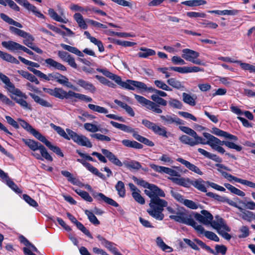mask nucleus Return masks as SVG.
<instances>
[{
	"label": "nucleus",
	"instance_id": "obj_1",
	"mask_svg": "<svg viewBox=\"0 0 255 255\" xmlns=\"http://www.w3.org/2000/svg\"><path fill=\"white\" fill-rule=\"evenodd\" d=\"M132 179L137 184L147 189L144 190V193L150 199L149 208L147 210L148 214L156 220H163L164 218L163 213L164 208L168 205L166 200L160 198L165 197L164 191L157 186L148 183L142 179L135 177H133Z\"/></svg>",
	"mask_w": 255,
	"mask_h": 255
},
{
	"label": "nucleus",
	"instance_id": "obj_2",
	"mask_svg": "<svg viewBox=\"0 0 255 255\" xmlns=\"http://www.w3.org/2000/svg\"><path fill=\"white\" fill-rule=\"evenodd\" d=\"M203 134L207 140L205 141V140L202 138L201 144H208L213 149L220 153L223 154L225 152V150L221 146L224 145V141H221L209 133L204 132Z\"/></svg>",
	"mask_w": 255,
	"mask_h": 255
},
{
	"label": "nucleus",
	"instance_id": "obj_3",
	"mask_svg": "<svg viewBox=\"0 0 255 255\" xmlns=\"http://www.w3.org/2000/svg\"><path fill=\"white\" fill-rule=\"evenodd\" d=\"M169 218L175 222L191 226L194 229L197 224L191 215L187 214L184 211L180 210L177 211L175 215H170Z\"/></svg>",
	"mask_w": 255,
	"mask_h": 255
},
{
	"label": "nucleus",
	"instance_id": "obj_4",
	"mask_svg": "<svg viewBox=\"0 0 255 255\" xmlns=\"http://www.w3.org/2000/svg\"><path fill=\"white\" fill-rule=\"evenodd\" d=\"M201 214L194 213V217L200 223L205 226L210 225L213 228V223L217 222L219 218H222L219 216H215V220H213V216L208 211L203 210L201 211Z\"/></svg>",
	"mask_w": 255,
	"mask_h": 255
},
{
	"label": "nucleus",
	"instance_id": "obj_5",
	"mask_svg": "<svg viewBox=\"0 0 255 255\" xmlns=\"http://www.w3.org/2000/svg\"><path fill=\"white\" fill-rule=\"evenodd\" d=\"M213 228L217 231L218 233L225 239L229 241L232 236L226 232H230L231 228L226 224L223 218H219L217 222L213 223Z\"/></svg>",
	"mask_w": 255,
	"mask_h": 255
},
{
	"label": "nucleus",
	"instance_id": "obj_6",
	"mask_svg": "<svg viewBox=\"0 0 255 255\" xmlns=\"http://www.w3.org/2000/svg\"><path fill=\"white\" fill-rule=\"evenodd\" d=\"M0 79L5 85V88L9 92L19 97H23L24 99L27 98V96L25 93H22L19 89L16 88L13 84L10 82L9 78L1 72H0Z\"/></svg>",
	"mask_w": 255,
	"mask_h": 255
},
{
	"label": "nucleus",
	"instance_id": "obj_7",
	"mask_svg": "<svg viewBox=\"0 0 255 255\" xmlns=\"http://www.w3.org/2000/svg\"><path fill=\"white\" fill-rule=\"evenodd\" d=\"M66 132L75 142L81 146H84L89 148L92 147V144L90 140L85 135H79L74 131L69 129H66Z\"/></svg>",
	"mask_w": 255,
	"mask_h": 255
},
{
	"label": "nucleus",
	"instance_id": "obj_8",
	"mask_svg": "<svg viewBox=\"0 0 255 255\" xmlns=\"http://www.w3.org/2000/svg\"><path fill=\"white\" fill-rule=\"evenodd\" d=\"M182 52V57L186 60L197 65H203L202 61L200 59H197L199 56L198 52L188 48L183 49Z\"/></svg>",
	"mask_w": 255,
	"mask_h": 255
},
{
	"label": "nucleus",
	"instance_id": "obj_9",
	"mask_svg": "<svg viewBox=\"0 0 255 255\" xmlns=\"http://www.w3.org/2000/svg\"><path fill=\"white\" fill-rule=\"evenodd\" d=\"M197 244L199 245L203 249L205 250L207 252L214 255H218V254H221L222 255H225L226 254L227 248L224 245H217L215 246L216 252L212 249L209 246L206 245L204 242L200 240H195Z\"/></svg>",
	"mask_w": 255,
	"mask_h": 255
},
{
	"label": "nucleus",
	"instance_id": "obj_10",
	"mask_svg": "<svg viewBox=\"0 0 255 255\" xmlns=\"http://www.w3.org/2000/svg\"><path fill=\"white\" fill-rule=\"evenodd\" d=\"M116 83L123 88L130 90H134L135 88L139 89V88H143L144 86L141 82L132 80H127L125 82H123L121 77L119 81Z\"/></svg>",
	"mask_w": 255,
	"mask_h": 255
},
{
	"label": "nucleus",
	"instance_id": "obj_11",
	"mask_svg": "<svg viewBox=\"0 0 255 255\" xmlns=\"http://www.w3.org/2000/svg\"><path fill=\"white\" fill-rule=\"evenodd\" d=\"M150 167L155 171L160 173H166L172 176H180L179 173L170 168L157 165L154 164H150Z\"/></svg>",
	"mask_w": 255,
	"mask_h": 255
},
{
	"label": "nucleus",
	"instance_id": "obj_12",
	"mask_svg": "<svg viewBox=\"0 0 255 255\" xmlns=\"http://www.w3.org/2000/svg\"><path fill=\"white\" fill-rule=\"evenodd\" d=\"M193 137H194V139L186 135H182L179 137V140L182 143L189 145L191 146L201 144L202 137L198 136V135Z\"/></svg>",
	"mask_w": 255,
	"mask_h": 255
},
{
	"label": "nucleus",
	"instance_id": "obj_13",
	"mask_svg": "<svg viewBox=\"0 0 255 255\" xmlns=\"http://www.w3.org/2000/svg\"><path fill=\"white\" fill-rule=\"evenodd\" d=\"M160 118L164 125H183V121L175 115H161Z\"/></svg>",
	"mask_w": 255,
	"mask_h": 255
},
{
	"label": "nucleus",
	"instance_id": "obj_14",
	"mask_svg": "<svg viewBox=\"0 0 255 255\" xmlns=\"http://www.w3.org/2000/svg\"><path fill=\"white\" fill-rule=\"evenodd\" d=\"M194 229L198 234L204 235L207 239L215 242H219V237L214 233L205 231L202 225L197 224Z\"/></svg>",
	"mask_w": 255,
	"mask_h": 255
},
{
	"label": "nucleus",
	"instance_id": "obj_15",
	"mask_svg": "<svg viewBox=\"0 0 255 255\" xmlns=\"http://www.w3.org/2000/svg\"><path fill=\"white\" fill-rule=\"evenodd\" d=\"M94 198L99 201H103L106 203L115 207H119V205L112 198L106 196L102 193H96L93 195Z\"/></svg>",
	"mask_w": 255,
	"mask_h": 255
},
{
	"label": "nucleus",
	"instance_id": "obj_16",
	"mask_svg": "<svg viewBox=\"0 0 255 255\" xmlns=\"http://www.w3.org/2000/svg\"><path fill=\"white\" fill-rule=\"evenodd\" d=\"M1 45L3 47L13 52H17L18 50H21L23 46L22 45H20L16 42L11 40L3 41L1 42Z\"/></svg>",
	"mask_w": 255,
	"mask_h": 255
},
{
	"label": "nucleus",
	"instance_id": "obj_17",
	"mask_svg": "<svg viewBox=\"0 0 255 255\" xmlns=\"http://www.w3.org/2000/svg\"><path fill=\"white\" fill-rule=\"evenodd\" d=\"M101 151L102 153L105 155L114 164L120 167L123 165L122 162L110 151L106 149L103 148L102 149Z\"/></svg>",
	"mask_w": 255,
	"mask_h": 255
},
{
	"label": "nucleus",
	"instance_id": "obj_18",
	"mask_svg": "<svg viewBox=\"0 0 255 255\" xmlns=\"http://www.w3.org/2000/svg\"><path fill=\"white\" fill-rule=\"evenodd\" d=\"M45 63L47 64V67L49 68H53L55 69L63 71L67 70V68L64 65L56 61L52 58H47L45 59Z\"/></svg>",
	"mask_w": 255,
	"mask_h": 255
},
{
	"label": "nucleus",
	"instance_id": "obj_19",
	"mask_svg": "<svg viewBox=\"0 0 255 255\" xmlns=\"http://www.w3.org/2000/svg\"><path fill=\"white\" fill-rule=\"evenodd\" d=\"M177 161L180 162L182 164L184 165L186 167L189 169L190 170L199 174L200 175H203V172L200 170V169L196 166L195 165L191 163L190 162L182 158H178L177 159Z\"/></svg>",
	"mask_w": 255,
	"mask_h": 255
},
{
	"label": "nucleus",
	"instance_id": "obj_20",
	"mask_svg": "<svg viewBox=\"0 0 255 255\" xmlns=\"http://www.w3.org/2000/svg\"><path fill=\"white\" fill-rule=\"evenodd\" d=\"M84 128L86 130L91 132L95 133L97 131H101L102 133H107L109 132L108 129L106 128L101 129L100 126L91 123L84 124Z\"/></svg>",
	"mask_w": 255,
	"mask_h": 255
},
{
	"label": "nucleus",
	"instance_id": "obj_21",
	"mask_svg": "<svg viewBox=\"0 0 255 255\" xmlns=\"http://www.w3.org/2000/svg\"><path fill=\"white\" fill-rule=\"evenodd\" d=\"M29 95L33 99L35 102L39 104L42 107L47 108H52L53 107L52 103L40 98L38 95L31 93H29Z\"/></svg>",
	"mask_w": 255,
	"mask_h": 255
},
{
	"label": "nucleus",
	"instance_id": "obj_22",
	"mask_svg": "<svg viewBox=\"0 0 255 255\" xmlns=\"http://www.w3.org/2000/svg\"><path fill=\"white\" fill-rule=\"evenodd\" d=\"M169 179L173 183L184 187H189L191 186V180L188 178L171 177Z\"/></svg>",
	"mask_w": 255,
	"mask_h": 255
},
{
	"label": "nucleus",
	"instance_id": "obj_23",
	"mask_svg": "<svg viewBox=\"0 0 255 255\" xmlns=\"http://www.w3.org/2000/svg\"><path fill=\"white\" fill-rule=\"evenodd\" d=\"M198 151L201 154L204 155L205 157L214 160L215 162L221 163L222 162V159L221 157L217 155L216 154L211 153L204 149L199 148Z\"/></svg>",
	"mask_w": 255,
	"mask_h": 255
},
{
	"label": "nucleus",
	"instance_id": "obj_24",
	"mask_svg": "<svg viewBox=\"0 0 255 255\" xmlns=\"http://www.w3.org/2000/svg\"><path fill=\"white\" fill-rule=\"evenodd\" d=\"M110 124L115 128H119L128 133H136L133 128L124 124H120L114 121H111Z\"/></svg>",
	"mask_w": 255,
	"mask_h": 255
},
{
	"label": "nucleus",
	"instance_id": "obj_25",
	"mask_svg": "<svg viewBox=\"0 0 255 255\" xmlns=\"http://www.w3.org/2000/svg\"><path fill=\"white\" fill-rule=\"evenodd\" d=\"M76 83L80 86L92 93H94L96 90V88L92 84L83 79H79Z\"/></svg>",
	"mask_w": 255,
	"mask_h": 255
},
{
	"label": "nucleus",
	"instance_id": "obj_26",
	"mask_svg": "<svg viewBox=\"0 0 255 255\" xmlns=\"http://www.w3.org/2000/svg\"><path fill=\"white\" fill-rule=\"evenodd\" d=\"M73 17L79 27L83 29H86L87 28L88 25L86 24V20H85L84 19L81 13H76L74 14Z\"/></svg>",
	"mask_w": 255,
	"mask_h": 255
},
{
	"label": "nucleus",
	"instance_id": "obj_27",
	"mask_svg": "<svg viewBox=\"0 0 255 255\" xmlns=\"http://www.w3.org/2000/svg\"><path fill=\"white\" fill-rule=\"evenodd\" d=\"M0 58L2 60L12 63L18 64L19 61L11 55L0 50Z\"/></svg>",
	"mask_w": 255,
	"mask_h": 255
},
{
	"label": "nucleus",
	"instance_id": "obj_28",
	"mask_svg": "<svg viewBox=\"0 0 255 255\" xmlns=\"http://www.w3.org/2000/svg\"><path fill=\"white\" fill-rule=\"evenodd\" d=\"M122 144L127 147L133 148L135 149H141L143 148V145L134 140H130L129 139H123L122 141Z\"/></svg>",
	"mask_w": 255,
	"mask_h": 255
},
{
	"label": "nucleus",
	"instance_id": "obj_29",
	"mask_svg": "<svg viewBox=\"0 0 255 255\" xmlns=\"http://www.w3.org/2000/svg\"><path fill=\"white\" fill-rule=\"evenodd\" d=\"M22 140L24 143L29 147V148L33 151L39 150L42 146L41 143L32 139H23Z\"/></svg>",
	"mask_w": 255,
	"mask_h": 255
},
{
	"label": "nucleus",
	"instance_id": "obj_30",
	"mask_svg": "<svg viewBox=\"0 0 255 255\" xmlns=\"http://www.w3.org/2000/svg\"><path fill=\"white\" fill-rule=\"evenodd\" d=\"M204 183L205 181L200 178L195 180H191V185H193L194 187L202 192H206L207 189L204 185Z\"/></svg>",
	"mask_w": 255,
	"mask_h": 255
},
{
	"label": "nucleus",
	"instance_id": "obj_31",
	"mask_svg": "<svg viewBox=\"0 0 255 255\" xmlns=\"http://www.w3.org/2000/svg\"><path fill=\"white\" fill-rule=\"evenodd\" d=\"M167 82L173 88L180 90H183L185 88L184 86L182 84V83L175 78H169L167 80Z\"/></svg>",
	"mask_w": 255,
	"mask_h": 255
},
{
	"label": "nucleus",
	"instance_id": "obj_32",
	"mask_svg": "<svg viewBox=\"0 0 255 255\" xmlns=\"http://www.w3.org/2000/svg\"><path fill=\"white\" fill-rule=\"evenodd\" d=\"M48 14L52 19L57 21L64 23H66L68 22V20L66 18H63L61 16L58 15L52 8L48 9Z\"/></svg>",
	"mask_w": 255,
	"mask_h": 255
},
{
	"label": "nucleus",
	"instance_id": "obj_33",
	"mask_svg": "<svg viewBox=\"0 0 255 255\" xmlns=\"http://www.w3.org/2000/svg\"><path fill=\"white\" fill-rule=\"evenodd\" d=\"M97 70L98 72L102 73L105 76L110 78L112 80H114L116 82L119 81L120 79V76L111 73L106 69L97 68Z\"/></svg>",
	"mask_w": 255,
	"mask_h": 255
},
{
	"label": "nucleus",
	"instance_id": "obj_34",
	"mask_svg": "<svg viewBox=\"0 0 255 255\" xmlns=\"http://www.w3.org/2000/svg\"><path fill=\"white\" fill-rule=\"evenodd\" d=\"M0 18L5 22L8 23L9 24L14 25L19 28H22V25L15 20H14L11 18L9 17L8 16L6 15L4 13H1L0 14Z\"/></svg>",
	"mask_w": 255,
	"mask_h": 255
},
{
	"label": "nucleus",
	"instance_id": "obj_35",
	"mask_svg": "<svg viewBox=\"0 0 255 255\" xmlns=\"http://www.w3.org/2000/svg\"><path fill=\"white\" fill-rule=\"evenodd\" d=\"M206 3L207 1L204 0H190L181 2V4L190 7L197 6Z\"/></svg>",
	"mask_w": 255,
	"mask_h": 255
},
{
	"label": "nucleus",
	"instance_id": "obj_36",
	"mask_svg": "<svg viewBox=\"0 0 255 255\" xmlns=\"http://www.w3.org/2000/svg\"><path fill=\"white\" fill-rule=\"evenodd\" d=\"M183 101V102L190 106H194L196 105L195 100L196 97L195 96H192L190 94L186 93L182 94Z\"/></svg>",
	"mask_w": 255,
	"mask_h": 255
},
{
	"label": "nucleus",
	"instance_id": "obj_37",
	"mask_svg": "<svg viewBox=\"0 0 255 255\" xmlns=\"http://www.w3.org/2000/svg\"><path fill=\"white\" fill-rule=\"evenodd\" d=\"M60 46L64 50H67L69 52L74 53L79 56L83 57L84 56L82 52L79 50L76 47L71 46L64 43H61Z\"/></svg>",
	"mask_w": 255,
	"mask_h": 255
},
{
	"label": "nucleus",
	"instance_id": "obj_38",
	"mask_svg": "<svg viewBox=\"0 0 255 255\" xmlns=\"http://www.w3.org/2000/svg\"><path fill=\"white\" fill-rule=\"evenodd\" d=\"M140 52L138 53V56L141 58H146L149 56H153L155 55V51L152 49L141 48L140 49Z\"/></svg>",
	"mask_w": 255,
	"mask_h": 255
},
{
	"label": "nucleus",
	"instance_id": "obj_39",
	"mask_svg": "<svg viewBox=\"0 0 255 255\" xmlns=\"http://www.w3.org/2000/svg\"><path fill=\"white\" fill-rule=\"evenodd\" d=\"M240 211L242 212L240 216L243 219L249 222L255 220V214L253 212L245 210L243 208L242 210Z\"/></svg>",
	"mask_w": 255,
	"mask_h": 255
},
{
	"label": "nucleus",
	"instance_id": "obj_40",
	"mask_svg": "<svg viewBox=\"0 0 255 255\" xmlns=\"http://www.w3.org/2000/svg\"><path fill=\"white\" fill-rule=\"evenodd\" d=\"M50 126L52 128H53L55 131H56V132L60 136H62L63 137L66 139H70V136L69 135L68 133H66L62 128L59 126H57L52 123L50 124Z\"/></svg>",
	"mask_w": 255,
	"mask_h": 255
},
{
	"label": "nucleus",
	"instance_id": "obj_41",
	"mask_svg": "<svg viewBox=\"0 0 255 255\" xmlns=\"http://www.w3.org/2000/svg\"><path fill=\"white\" fill-rule=\"evenodd\" d=\"M133 136L138 141L140 142H142L149 146L152 147L154 145V143L149 140L148 139L142 136L141 135L138 134L137 133H134L133 134Z\"/></svg>",
	"mask_w": 255,
	"mask_h": 255
},
{
	"label": "nucleus",
	"instance_id": "obj_42",
	"mask_svg": "<svg viewBox=\"0 0 255 255\" xmlns=\"http://www.w3.org/2000/svg\"><path fill=\"white\" fill-rule=\"evenodd\" d=\"M115 188L120 197L124 198L126 196V189L123 182L119 181L115 186Z\"/></svg>",
	"mask_w": 255,
	"mask_h": 255
},
{
	"label": "nucleus",
	"instance_id": "obj_43",
	"mask_svg": "<svg viewBox=\"0 0 255 255\" xmlns=\"http://www.w3.org/2000/svg\"><path fill=\"white\" fill-rule=\"evenodd\" d=\"M224 186L227 189L230 190L232 193H234L236 195H237L241 197H244L245 196V193L243 191L236 188L235 187L233 186V185L229 183H225Z\"/></svg>",
	"mask_w": 255,
	"mask_h": 255
},
{
	"label": "nucleus",
	"instance_id": "obj_44",
	"mask_svg": "<svg viewBox=\"0 0 255 255\" xmlns=\"http://www.w3.org/2000/svg\"><path fill=\"white\" fill-rule=\"evenodd\" d=\"M61 76L62 78H58L57 82L60 84L63 85L67 87L68 88H71L74 90H76V88L70 83L69 82L68 79L65 76L61 74Z\"/></svg>",
	"mask_w": 255,
	"mask_h": 255
},
{
	"label": "nucleus",
	"instance_id": "obj_45",
	"mask_svg": "<svg viewBox=\"0 0 255 255\" xmlns=\"http://www.w3.org/2000/svg\"><path fill=\"white\" fill-rule=\"evenodd\" d=\"M88 108L92 110L93 111L98 112L101 114H107L108 113V111L107 109L104 107H101L99 106L95 105L94 104H89L88 105Z\"/></svg>",
	"mask_w": 255,
	"mask_h": 255
},
{
	"label": "nucleus",
	"instance_id": "obj_46",
	"mask_svg": "<svg viewBox=\"0 0 255 255\" xmlns=\"http://www.w3.org/2000/svg\"><path fill=\"white\" fill-rule=\"evenodd\" d=\"M125 165L128 169H133L138 170L141 168L140 163L135 160H131L128 162H125Z\"/></svg>",
	"mask_w": 255,
	"mask_h": 255
},
{
	"label": "nucleus",
	"instance_id": "obj_47",
	"mask_svg": "<svg viewBox=\"0 0 255 255\" xmlns=\"http://www.w3.org/2000/svg\"><path fill=\"white\" fill-rule=\"evenodd\" d=\"M156 243L157 245L163 251L168 253L171 252L172 251V249L166 245L162 239L160 237H157L156 238Z\"/></svg>",
	"mask_w": 255,
	"mask_h": 255
},
{
	"label": "nucleus",
	"instance_id": "obj_48",
	"mask_svg": "<svg viewBox=\"0 0 255 255\" xmlns=\"http://www.w3.org/2000/svg\"><path fill=\"white\" fill-rule=\"evenodd\" d=\"M32 134L37 139L39 140L40 141L44 143L46 146H48L51 143L43 135H42L39 132L37 131L36 129L32 133Z\"/></svg>",
	"mask_w": 255,
	"mask_h": 255
},
{
	"label": "nucleus",
	"instance_id": "obj_49",
	"mask_svg": "<svg viewBox=\"0 0 255 255\" xmlns=\"http://www.w3.org/2000/svg\"><path fill=\"white\" fill-rule=\"evenodd\" d=\"M85 213L88 216V218L91 223L95 225H98L100 224V221L98 220L93 212L89 210H86L85 211Z\"/></svg>",
	"mask_w": 255,
	"mask_h": 255
},
{
	"label": "nucleus",
	"instance_id": "obj_50",
	"mask_svg": "<svg viewBox=\"0 0 255 255\" xmlns=\"http://www.w3.org/2000/svg\"><path fill=\"white\" fill-rule=\"evenodd\" d=\"M152 131L159 135H161L165 137H167V131L164 127H160L156 125H155Z\"/></svg>",
	"mask_w": 255,
	"mask_h": 255
},
{
	"label": "nucleus",
	"instance_id": "obj_51",
	"mask_svg": "<svg viewBox=\"0 0 255 255\" xmlns=\"http://www.w3.org/2000/svg\"><path fill=\"white\" fill-rule=\"evenodd\" d=\"M75 192L85 200L90 202H91L93 201L92 198L90 196L89 194L87 192L81 189H77L75 190Z\"/></svg>",
	"mask_w": 255,
	"mask_h": 255
},
{
	"label": "nucleus",
	"instance_id": "obj_52",
	"mask_svg": "<svg viewBox=\"0 0 255 255\" xmlns=\"http://www.w3.org/2000/svg\"><path fill=\"white\" fill-rule=\"evenodd\" d=\"M62 78L61 74L58 72H53L48 75H45L44 79L47 81H57L58 78Z\"/></svg>",
	"mask_w": 255,
	"mask_h": 255
},
{
	"label": "nucleus",
	"instance_id": "obj_53",
	"mask_svg": "<svg viewBox=\"0 0 255 255\" xmlns=\"http://www.w3.org/2000/svg\"><path fill=\"white\" fill-rule=\"evenodd\" d=\"M23 251L25 255H36L35 254L32 253V251L36 253L38 252L36 248L31 243H30V245H29L27 247L23 248Z\"/></svg>",
	"mask_w": 255,
	"mask_h": 255
},
{
	"label": "nucleus",
	"instance_id": "obj_54",
	"mask_svg": "<svg viewBox=\"0 0 255 255\" xmlns=\"http://www.w3.org/2000/svg\"><path fill=\"white\" fill-rule=\"evenodd\" d=\"M66 92L62 88H55L54 97L60 99H63L66 97Z\"/></svg>",
	"mask_w": 255,
	"mask_h": 255
},
{
	"label": "nucleus",
	"instance_id": "obj_55",
	"mask_svg": "<svg viewBox=\"0 0 255 255\" xmlns=\"http://www.w3.org/2000/svg\"><path fill=\"white\" fill-rule=\"evenodd\" d=\"M61 173L63 176L67 178L68 181L73 184H76L77 180L76 178L73 177V175L70 172L66 170H62Z\"/></svg>",
	"mask_w": 255,
	"mask_h": 255
},
{
	"label": "nucleus",
	"instance_id": "obj_56",
	"mask_svg": "<svg viewBox=\"0 0 255 255\" xmlns=\"http://www.w3.org/2000/svg\"><path fill=\"white\" fill-rule=\"evenodd\" d=\"M18 121L19 122L20 125L24 129H25L26 130L30 132L32 134V133L35 129L32 127V126H31L27 122L22 119H18Z\"/></svg>",
	"mask_w": 255,
	"mask_h": 255
},
{
	"label": "nucleus",
	"instance_id": "obj_57",
	"mask_svg": "<svg viewBox=\"0 0 255 255\" xmlns=\"http://www.w3.org/2000/svg\"><path fill=\"white\" fill-rule=\"evenodd\" d=\"M168 104L170 107L177 109H181L182 107V103L179 100L171 98L168 102Z\"/></svg>",
	"mask_w": 255,
	"mask_h": 255
},
{
	"label": "nucleus",
	"instance_id": "obj_58",
	"mask_svg": "<svg viewBox=\"0 0 255 255\" xmlns=\"http://www.w3.org/2000/svg\"><path fill=\"white\" fill-rule=\"evenodd\" d=\"M146 108L157 114H161L162 112V111L159 108V106L152 101L149 103Z\"/></svg>",
	"mask_w": 255,
	"mask_h": 255
},
{
	"label": "nucleus",
	"instance_id": "obj_59",
	"mask_svg": "<svg viewBox=\"0 0 255 255\" xmlns=\"http://www.w3.org/2000/svg\"><path fill=\"white\" fill-rule=\"evenodd\" d=\"M134 96L135 99L140 104L143 106H145L146 108L148 105L149 103H150L151 101L141 96H139L136 94H134Z\"/></svg>",
	"mask_w": 255,
	"mask_h": 255
},
{
	"label": "nucleus",
	"instance_id": "obj_60",
	"mask_svg": "<svg viewBox=\"0 0 255 255\" xmlns=\"http://www.w3.org/2000/svg\"><path fill=\"white\" fill-rule=\"evenodd\" d=\"M70 8L72 11H80L83 13H84V12H86L90 10V9L88 7L84 8L78 4L73 3L70 5Z\"/></svg>",
	"mask_w": 255,
	"mask_h": 255
},
{
	"label": "nucleus",
	"instance_id": "obj_61",
	"mask_svg": "<svg viewBox=\"0 0 255 255\" xmlns=\"http://www.w3.org/2000/svg\"><path fill=\"white\" fill-rule=\"evenodd\" d=\"M23 98V97H22ZM24 98L21 99V98H13V100L16 102V103L20 105L21 107H22L24 109H31L30 105H29L27 102L24 100Z\"/></svg>",
	"mask_w": 255,
	"mask_h": 255
},
{
	"label": "nucleus",
	"instance_id": "obj_62",
	"mask_svg": "<svg viewBox=\"0 0 255 255\" xmlns=\"http://www.w3.org/2000/svg\"><path fill=\"white\" fill-rule=\"evenodd\" d=\"M39 150H40L41 156L43 158L49 161H52L53 160L52 156L48 153L47 149L43 145H42Z\"/></svg>",
	"mask_w": 255,
	"mask_h": 255
},
{
	"label": "nucleus",
	"instance_id": "obj_63",
	"mask_svg": "<svg viewBox=\"0 0 255 255\" xmlns=\"http://www.w3.org/2000/svg\"><path fill=\"white\" fill-rule=\"evenodd\" d=\"M239 232L241 234L238 237L240 239L247 238L250 235L249 229L246 226L241 227L239 229Z\"/></svg>",
	"mask_w": 255,
	"mask_h": 255
},
{
	"label": "nucleus",
	"instance_id": "obj_64",
	"mask_svg": "<svg viewBox=\"0 0 255 255\" xmlns=\"http://www.w3.org/2000/svg\"><path fill=\"white\" fill-rule=\"evenodd\" d=\"M238 63L240 64V66L243 69L245 70H248L250 72L255 73V66L248 63H242L240 61Z\"/></svg>",
	"mask_w": 255,
	"mask_h": 255
}]
</instances>
